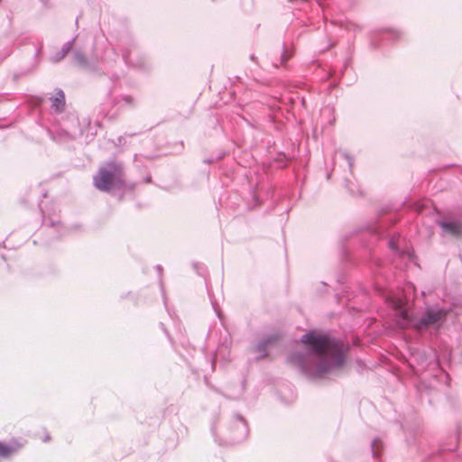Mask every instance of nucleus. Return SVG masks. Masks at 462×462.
I'll use <instances>...</instances> for the list:
<instances>
[{
    "label": "nucleus",
    "mask_w": 462,
    "mask_h": 462,
    "mask_svg": "<svg viewBox=\"0 0 462 462\" xmlns=\"http://www.w3.org/2000/svg\"><path fill=\"white\" fill-rule=\"evenodd\" d=\"M302 342L319 356V364L315 371L317 376H322L331 368L343 365L345 346L341 342L326 334L315 332L304 335Z\"/></svg>",
    "instance_id": "1"
},
{
    "label": "nucleus",
    "mask_w": 462,
    "mask_h": 462,
    "mask_svg": "<svg viewBox=\"0 0 462 462\" xmlns=\"http://www.w3.org/2000/svg\"><path fill=\"white\" fill-rule=\"evenodd\" d=\"M95 187L108 192L113 189L123 188L125 185L123 166L116 162H110L101 166L93 178Z\"/></svg>",
    "instance_id": "2"
},
{
    "label": "nucleus",
    "mask_w": 462,
    "mask_h": 462,
    "mask_svg": "<svg viewBox=\"0 0 462 462\" xmlns=\"http://www.w3.org/2000/svg\"><path fill=\"white\" fill-rule=\"evenodd\" d=\"M446 315L447 312L443 310H429L425 313L424 317L420 319V328H421V325H435L439 321L442 320Z\"/></svg>",
    "instance_id": "3"
},
{
    "label": "nucleus",
    "mask_w": 462,
    "mask_h": 462,
    "mask_svg": "<svg viewBox=\"0 0 462 462\" xmlns=\"http://www.w3.org/2000/svg\"><path fill=\"white\" fill-rule=\"evenodd\" d=\"M23 445L17 441L5 444L0 441V458H8L22 448Z\"/></svg>",
    "instance_id": "4"
},
{
    "label": "nucleus",
    "mask_w": 462,
    "mask_h": 462,
    "mask_svg": "<svg viewBox=\"0 0 462 462\" xmlns=\"http://www.w3.org/2000/svg\"><path fill=\"white\" fill-rule=\"evenodd\" d=\"M439 226L442 227V229L453 236H459L462 235V223L459 222H439Z\"/></svg>",
    "instance_id": "5"
},
{
    "label": "nucleus",
    "mask_w": 462,
    "mask_h": 462,
    "mask_svg": "<svg viewBox=\"0 0 462 462\" xmlns=\"http://www.w3.org/2000/svg\"><path fill=\"white\" fill-rule=\"evenodd\" d=\"M52 106L57 112H61L65 106V96L62 91H59L52 97Z\"/></svg>",
    "instance_id": "6"
},
{
    "label": "nucleus",
    "mask_w": 462,
    "mask_h": 462,
    "mask_svg": "<svg viewBox=\"0 0 462 462\" xmlns=\"http://www.w3.org/2000/svg\"><path fill=\"white\" fill-rule=\"evenodd\" d=\"M397 302H398V306H396V308H399L398 316L401 319V320L399 321L400 326L402 328H404L407 325V323L409 322V317H408L406 310H404L401 308L402 301L401 300H398Z\"/></svg>",
    "instance_id": "7"
}]
</instances>
